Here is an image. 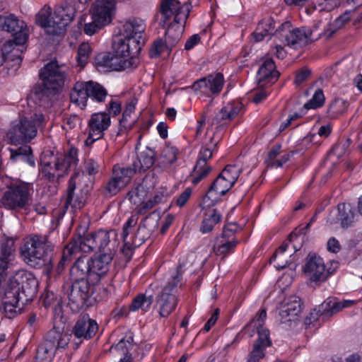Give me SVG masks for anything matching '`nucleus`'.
Listing matches in <instances>:
<instances>
[{"instance_id":"1","label":"nucleus","mask_w":362,"mask_h":362,"mask_svg":"<svg viewBox=\"0 0 362 362\" xmlns=\"http://www.w3.org/2000/svg\"><path fill=\"white\" fill-rule=\"evenodd\" d=\"M112 235L115 236L116 234L113 231L110 232L101 229L93 233H84L83 235H79L77 238H74L63 250L61 259L57 267V272H62L64 267L80 252L98 250L102 254L111 251L108 245Z\"/></svg>"},{"instance_id":"2","label":"nucleus","mask_w":362,"mask_h":362,"mask_svg":"<svg viewBox=\"0 0 362 362\" xmlns=\"http://www.w3.org/2000/svg\"><path fill=\"white\" fill-rule=\"evenodd\" d=\"M53 248L47 235H32L25 240L21 253L28 265L38 269L46 267L49 269L53 266Z\"/></svg>"},{"instance_id":"3","label":"nucleus","mask_w":362,"mask_h":362,"mask_svg":"<svg viewBox=\"0 0 362 362\" xmlns=\"http://www.w3.org/2000/svg\"><path fill=\"white\" fill-rule=\"evenodd\" d=\"M241 168L238 165H228L214 180L203 198L204 207H210L218 202L237 181Z\"/></svg>"},{"instance_id":"4","label":"nucleus","mask_w":362,"mask_h":362,"mask_svg":"<svg viewBox=\"0 0 362 362\" xmlns=\"http://www.w3.org/2000/svg\"><path fill=\"white\" fill-rule=\"evenodd\" d=\"M95 286H90L88 280L67 282L62 286V291L69 299V305L74 311L91 306L93 302L99 300L93 296Z\"/></svg>"},{"instance_id":"5","label":"nucleus","mask_w":362,"mask_h":362,"mask_svg":"<svg viewBox=\"0 0 362 362\" xmlns=\"http://www.w3.org/2000/svg\"><path fill=\"white\" fill-rule=\"evenodd\" d=\"M74 8L66 4L56 7L51 18L45 14L39 13L36 17V21L48 34L60 35L65 33L66 26L74 20Z\"/></svg>"},{"instance_id":"6","label":"nucleus","mask_w":362,"mask_h":362,"mask_svg":"<svg viewBox=\"0 0 362 362\" xmlns=\"http://www.w3.org/2000/svg\"><path fill=\"white\" fill-rule=\"evenodd\" d=\"M267 318L265 309H261L257 315L245 327L257 330L258 338L254 341L252 349L247 356V362H259L265 356V350L271 346L272 341L269 329L264 326Z\"/></svg>"},{"instance_id":"7","label":"nucleus","mask_w":362,"mask_h":362,"mask_svg":"<svg viewBox=\"0 0 362 362\" xmlns=\"http://www.w3.org/2000/svg\"><path fill=\"white\" fill-rule=\"evenodd\" d=\"M33 187L30 183L20 182L8 187L1 199L3 206L7 209H25L31 203Z\"/></svg>"},{"instance_id":"8","label":"nucleus","mask_w":362,"mask_h":362,"mask_svg":"<svg viewBox=\"0 0 362 362\" xmlns=\"http://www.w3.org/2000/svg\"><path fill=\"white\" fill-rule=\"evenodd\" d=\"M66 70L65 66L59 65L56 61L50 62L41 69L40 89L43 95H54L59 91L64 83Z\"/></svg>"},{"instance_id":"9","label":"nucleus","mask_w":362,"mask_h":362,"mask_svg":"<svg viewBox=\"0 0 362 362\" xmlns=\"http://www.w3.org/2000/svg\"><path fill=\"white\" fill-rule=\"evenodd\" d=\"M70 337L56 327L49 330L45 341L38 347L37 362H51L57 351H63L69 344Z\"/></svg>"},{"instance_id":"10","label":"nucleus","mask_w":362,"mask_h":362,"mask_svg":"<svg viewBox=\"0 0 362 362\" xmlns=\"http://www.w3.org/2000/svg\"><path fill=\"white\" fill-rule=\"evenodd\" d=\"M274 36L284 45L297 48L314 40L313 30L307 28H293L290 22L282 23Z\"/></svg>"},{"instance_id":"11","label":"nucleus","mask_w":362,"mask_h":362,"mask_svg":"<svg viewBox=\"0 0 362 362\" xmlns=\"http://www.w3.org/2000/svg\"><path fill=\"white\" fill-rule=\"evenodd\" d=\"M181 279V274L177 269L168 280L166 286L156 297V308L160 317H168L175 309L177 304V286Z\"/></svg>"},{"instance_id":"12","label":"nucleus","mask_w":362,"mask_h":362,"mask_svg":"<svg viewBox=\"0 0 362 362\" xmlns=\"http://www.w3.org/2000/svg\"><path fill=\"white\" fill-rule=\"evenodd\" d=\"M45 122V117L42 113H35L31 119L21 117L18 123L11 129L10 139L13 142H30L37 133V128Z\"/></svg>"},{"instance_id":"13","label":"nucleus","mask_w":362,"mask_h":362,"mask_svg":"<svg viewBox=\"0 0 362 362\" xmlns=\"http://www.w3.org/2000/svg\"><path fill=\"white\" fill-rule=\"evenodd\" d=\"M98 330L97 322L88 315L78 318L71 329V333L62 332L70 337L69 344L73 349H76L84 341L92 339Z\"/></svg>"},{"instance_id":"14","label":"nucleus","mask_w":362,"mask_h":362,"mask_svg":"<svg viewBox=\"0 0 362 362\" xmlns=\"http://www.w3.org/2000/svg\"><path fill=\"white\" fill-rule=\"evenodd\" d=\"M157 227V221L152 218L150 216H148L140 222L137 231L134 235L132 240L123 241L124 245L121 249V252L127 258V261L132 259L134 249L142 245L146 240L150 237L151 234L154 232Z\"/></svg>"},{"instance_id":"15","label":"nucleus","mask_w":362,"mask_h":362,"mask_svg":"<svg viewBox=\"0 0 362 362\" xmlns=\"http://www.w3.org/2000/svg\"><path fill=\"white\" fill-rule=\"evenodd\" d=\"M338 262H331V267L326 269L323 259L315 253H309L304 266V272L315 282L325 281L338 267Z\"/></svg>"},{"instance_id":"16","label":"nucleus","mask_w":362,"mask_h":362,"mask_svg":"<svg viewBox=\"0 0 362 362\" xmlns=\"http://www.w3.org/2000/svg\"><path fill=\"white\" fill-rule=\"evenodd\" d=\"M97 68L103 71H123L127 69H134L139 63L138 58L127 59L121 56L111 53H100L95 58Z\"/></svg>"},{"instance_id":"17","label":"nucleus","mask_w":362,"mask_h":362,"mask_svg":"<svg viewBox=\"0 0 362 362\" xmlns=\"http://www.w3.org/2000/svg\"><path fill=\"white\" fill-rule=\"evenodd\" d=\"M0 28L11 34L13 39L8 42L13 43L15 47L23 45L27 41L28 34L25 23L14 14L0 16Z\"/></svg>"},{"instance_id":"18","label":"nucleus","mask_w":362,"mask_h":362,"mask_svg":"<svg viewBox=\"0 0 362 362\" xmlns=\"http://www.w3.org/2000/svg\"><path fill=\"white\" fill-rule=\"evenodd\" d=\"M189 6L185 4L182 6L177 0L161 1L159 11L161 18L159 25L165 28L172 16H174L173 20H177V21H186L190 12Z\"/></svg>"},{"instance_id":"19","label":"nucleus","mask_w":362,"mask_h":362,"mask_svg":"<svg viewBox=\"0 0 362 362\" xmlns=\"http://www.w3.org/2000/svg\"><path fill=\"white\" fill-rule=\"evenodd\" d=\"M37 279L31 273L23 272L14 279L10 280L7 288H19L18 296L21 298V303L23 305L33 300L37 293Z\"/></svg>"},{"instance_id":"20","label":"nucleus","mask_w":362,"mask_h":362,"mask_svg":"<svg viewBox=\"0 0 362 362\" xmlns=\"http://www.w3.org/2000/svg\"><path fill=\"white\" fill-rule=\"evenodd\" d=\"M111 123L110 116L105 112L94 113L88 122L89 134L86 140V145L93 144L103 138Z\"/></svg>"},{"instance_id":"21","label":"nucleus","mask_w":362,"mask_h":362,"mask_svg":"<svg viewBox=\"0 0 362 362\" xmlns=\"http://www.w3.org/2000/svg\"><path fill=\"white\" fill-rule=\"evenodd\" d=\"M280 322L286 327H291L296 323L298 314L301 312L300 299L296 296H291L284 299L279 307Z\"/></svg>"},{"instance_id":"22","label":"nucleus","mask_w":362,"mask_h":362,"mask_svg":"<svg viewBox=\"0 0 362 362\" xmlns=\"http://www.w3.org/2000/svg\"><path fill=\"white\" fill-rule=\"evenodd\" d=\"M79 173H75L69 181L68 188L66 189V198L65 206H70L74 209H80L86 204L88 196V189H81L78 192H76L77 180L80 178Z\"/></svg>"},{"instance_id":"23","label":"nucleus","mask_w":362,"mask_h":362,"mask_svg":"<svg viewBox=\"0 0 362 362\" xmlns=\"http://www.w3.org/2000/svg\"><path fill=\"white\" fill-rule=\"evenodd\" d=\"M224 83L223 75L221 73L210 74L195 81L192 88L194 92H201L206 95L218 94Z\"/></svg>"},{"instance_id":"24","label":"nucleus","mask_w":362,"mask_h":362,"mask_svg":"<svg viewBox=\"0 0 362 362\" xmlns=\"http://www.w3.org/2000/svg\"><path fill=\"white\" fill-rule=\"evenodd\" d=\"M143 42L137 41L136 38L123 37L115 45V53L127 59L138 58Z\"/></svg>"},{"instance_id":"25","label":"nucleus","mask_w":362,"mask_h":362,"mask_svg":"<svg viewBox=\"0 0 362 362\" xmlns=\"http://www.w3.org/2000/svg\"><path fill=\"white\" fill-rule=\"evenodd\" d=\"M23 49L13 47V43L6 42L0 49V66L4 64L6 67L9 66L19 67L22 62Z\"/></svg>"},{"instance_id":"26","label":"nucleus","mask_w":362,"mask_h":362,"mask_svg":"<svg viewBox=\"0 0 362 362\" xmlns=\"http://www.w3.org/2000/svg\"><path fill=\"white\" fill-rule=\"evenodd\" d=\"M279 73L276 69L274 62L272 59H267L260 66L257 71V83L259 87L267 84H272L276 81Z\"/></svg>"},{"instance_id":"27","label":"nucleus","mask_w":362,"mask_h":362,"mask_svg":"<svg viewBox=\"0 0 362 362\" xmlns=\"http://www.w3.org/2000/svg\"><path fill=\"white\" fill-rule=\"evenodd\" d=\"M19 288L13 287L8 288L6 287L4 298L2 302V308L5 313L6 317L8 318H13L17 313V308L20 310L19 303L21 302V298L18 296Z\"/></svg>"},{"instance_id":"28","label":"nucleus","mask_w":362,"mask_h":362,"mask_svg":"<svg viewBox=\"0 0 362 362\" xmlns=\"http://www.w3.org/2000/svg\"><path fill=\"white\" fill-rule=\"evenodd\" d=\"M146 29L144 21L139 18H132L127 20L120 30V35L123 37L136 38L141 41V34Z\"/></svg>"},{"instance_id":"29","label":"nucleus","mask_w":362,"mask_h":362,"mask_svg":"<svg viewBox=\"0 0 362 362\" xmlns=\"http://www.w3.org/2000/svg\"><path fill=\"white\" fill-rule=\"evenodd\" d=\"M15 241L13 238H6L1 241L0 247V275L9 267L14 257Z\"/></svg>"},{"instance_id":"30","label":"nucleus","mask_w":362,"mask_h":362,"mask_svg":"<svg viewBox=\"0 0 362 362\" xmlns=\"http://www.w3.org/2000/svg\"><path fill=\"white\" fill-rule=\"evenodd\" d=\"M337 218H334L330 214L327 217V222L334 224L340 221L343 228H348L354 221L355 214L350 204H339L337 205Z\"/></svg>"},{"instance_id":"31","label":"nucleus","mask_w":362,"mask_h":362,"mask_svg":"<svg viewBox=\"0 0 362 362\" xmlns=\"http://www.w3.org/2000/svg\"><path fill=\"white\" fill-rule=\"evenodd\" d=\"M113 256L114 253L110 251L90 259L91 274L100 276L105 274L109 269V265L112 260Z\"/></svg>"},{"instance_id":"32","label":"nucleus","mask_w":362,"mask_h":362,"mask_svg":"<svg viewBox=\"0 0 362 362\" xmlns=\"http://www.w3.org/2000/svg\"><path fill=\"white\" fill-rule=\"evenodd\" d=\"M71 276L74 280H87L86 277L91 275L90 259L86 256L78 257L70 270Z\"/></svg>"},{"instance_id":"33","label":"nucleus","mask_w":362,"mask_h":362,"mask_svg":"<svg viewBox=\"0 0 362 362\" xmlns=\"http://www.w3.org/2000/svg\"><path fill=\"white\" fill-rule=\"evenodd\" d=\"M185 23L186 21L173 20L168 25L165 35V45L168 47H173L178 43L182 35Z\"/></svg>"},{"instance_id":"34","label":"nucleus","mask_w":362,"mask_h":362,"mask_svg":"<svg viewBox=\"0 0 362 362\" xmlns=\"http://www.w3.org/2000/svg\"><path fill=\"white\" fill-rule=\"evenodd\" d=\"M77 153V149L71 148L67 153L54 158L55 170H59L60 173H63L64 176L69 168L76 165L78 162Z\"/></svg>"},{"instance_id":"35","label":"nucleus","mask_w":362,"mask_h":362,"mask_svg":"<svg viewBox=\"0 0 362 362\" xmlns=\"http://www.w3.org/2000/svg\"><path fill=\"white\" fill-rule=\"evenodd\" d=\"M88 81H78L74 84L70 93L71 103L77 105L81 109L86 107L87 105L88 99Z\"/></svg>"},{"instance_id":"36","label":"nucleus","mask_w":362,"mask_h":362,"mask_svg":"<svg viewBox=\"0 0 362 362\" xmlns=\"http://www.w3.org/2000/svg\"><path fill=\"white\" fill-rule=\"evenodd\" d=\"M10 158L13 161H21L34 167L35 162L33 155V151L30 146H22L16 149L10 148Z\"/></svg>"},{"instance_id":"37","label":"nucleus","mask_w":362,"mask_h":362,"mask_svg":"<svg viewBox=\"0 0 362 362\" xmlns=\"http://www.w3.org/2000/svg\"><path fill=\"white\" fill-rule=\"evenodd\" d=\"M337 300L334 298H328L321 305H319L318 308H315L313 312L310 313V320H317L318 315H323L325 317H329L332 315L337 313L338 310L337 309Z\"/></svg>"},{"instance_id":"38","label":"nucleus","mask_w":362,"mask_h":362,"mask_svg":"<svg viewBox=\"0 0 362 362\" xmlns=\"http://www.w3.org/2000/svg\"><path fill=\"white\" fill-rule=\"evenodd\" d=\"M136 172L137 168H134L133 165L120 166L115 165L112 168V175L124 186L129 183L132 177Z\"/></svg>"},{"instance_id":"39","label":"nucleus","mask_w":362,"mask_h":362,"mask_svg":"<svg viewBox=\"0 0 362 362\" xmlns=\"http://www.w3.org/2000/svg\"><path fill=\"white\" fill-rule=\"evenodd\" d=\"M155 156V152L148 148L147 151L140 153L137 161L134 162L132 165L134 168H137V172L145 171L154 164Z\"/></svg>"},{"instance_id":"40","label":"nucleus","mask_w":362,"mask_h":362,"mask_svg":"<svg viewBox=\"0 0 362 362\" xmlns=\"http://www.w3.org/2000/svg\"><path fill=\"white\" fill-rule=\"evenodd\" d=\"M88 87V98L97 103H102L105 100L107 93L103 86L97 82L89 81Z\"/></svg>"},{"instance_id":"41","label":"nucleus","mask_w":362,"mask_h":362,"mask_svg":"<svg viewBox=\"0 0 362 362\" xmlns=\"http://www.w3.org/2000/svg\"><path fill=\"white\" fill-rule=\"evenodd\" d=\"M153 301V298L152 295L146 296V293H140L133 299L129 309L132 311H136L139 309L147 311L149 310Z\"/></svg>"},{"instance_id":"42","label":"nucleus","mask_w":362,"mask_h":362,"mask_svg":"<svg viewBox=\"0 0 362 362\" xmlns=\"http://www.w3.org/2000/svg\"><path fill=\"white\" fill-rule=\"evenodd\" d=\"M349 103L341 98H337L329 105L327 109L328 116L331 119H335L347 111Z\"/></svg>"},{"instance_id":"43","label":"nucleus","mask_w":362,"mask_h":362,"mask_svg":"<svg viewBox=\"0 0 362 362\" xmlns=\"http://www.w3.org/2000/svg\"><path fill=\"white\" fill-rule=\"evenodd\" d=\"M217 144L218 141H214V137H211L210 141L201 148L197 163H199V165H208L207 161L211 158L213 153L217 148Z\"/></svg>"},{"instance_id":"44","label":"nucleus","mask_w":362,"mask_h":362,"mask_svg":"<svg viewBox=\"0 0 362 362\" xmlns=\"http://www.w3.org/2000/svg\"><path fill=\"white\" fill-rule=\"evenodd\" d=\"M178 149L170 144L165 145L163 148L160 156V163L163 166H168L174 163L177 160Z\"/></svg>"},{"instance_id":"45","label":"nucleus","mask_w":362,"mask_h":362,"mask_svg":"<svg viewBox=\"0 0 362 362\" xmlns=\"http://www.w3.org/2000/svg\"><path fill=\"white\" fill-rule=\"evenodd\" d=\"M218 246H214V251L216 255H223L224 256L232 252L236 247L238 241L235 238L231 240L221 239Z\"/></svg>"},{"instance_id":"46","label":"nucleus","mask_w":362,"mask_h":362,"mask_svg":"<svg viewBox=\"0 0 362 362\" xmlns=\"http://www.w3.org/2000/svg\"><path fill=\"white\" fill-rule=\"evenodd\" d=\"M221 219V215L216 209H213L212 213L208 215L202 223L200 230L203 233H206L212 230L214 226Z\"/></svg>"},{"instance_id":"47","label":"nucleus","mask_w":362,"mask_h":362,"mask_svg":"<svg viewBox=\"0 0 362 362\" xmlns=\"http://www.w3.org/2000/svg\"><path fill=\"white\" fill-rule=\"evenodd\" d=\"M42 165L41 173L42 177L47 179L49 181L54 182L56 178L59 179L63 177V173H60L59 170H55L54 161L53 162V165H52V162L43 160Z\"/></svg>"},{"instance_id":"48","label":"nucleus","mask_w":362,"mask_h":362,"mask_svg":"<svg viewBox=\"0 0 362 362\" xmlns=\"http://www.w3.org/2000/svg\"><path fill=\"white\" fill-rule=\"evenodd\" d=\"M125 186L113 175L103 186V194L105 197H111L117 194Z\"/></svg>"},{"instance_id":"49","label":"nucleus","mask_w":362,"mask_h":362,"mask_svg":"<svg viewBox=\"0 0 362 362\" xmlns=\"http://www.w3.org/2000/svg\"><path fill=\"white\" fill-rule=\"evenodd\" d=\"M211 171V167L209 165H199L197 163L193 169V178L192 183L194 185L198 184L201 180L208 176Z\"/></svg>"},{"instance_id":"50","label":"nucleus","mask_w":362,"mask_h":362,"mask_svg":"<svg viewBox=\"0 0 362 362\" xmlns=\"http://www.w3.org/2000/svg\"><path fill=\"white\" fill-rule=\"evenodd\" d=\"M91 52V47L87 42H83L80 45L78 49L77 62L78 65L83 68L88 59L89 55Z\"/></svg>"},{"instance_id":"51","label":"nucleus","mask_w":362,"mask_h":362,"mask_svg":"<svg viewBox=\"0 0 362 362\" xmlns=\"http://www.w3.org/2000/svg\"><path fill=\"white\" fill-rule=\"evenodd\" d=\"M134 346V337L132 334H127L115 346V350L121 351L125 356L126 354H130L129 351Z\"/></svg>"},{"instance_id":"52","label":"nucleus","mask_w":362,"mask_h":362,"mask_svg":"<svg viewBox=\"0 0 362 362\" xmlns=\"http://www.w3.org/2000/svg\"><path fill=\"white\" fill-rule=\"evenodd\" d=\"M127 195L129 199L134 204H142L143 200L146 195V192L145 191L144 187L141 185H139L134 189H132Z\"/></svg>"},{"instance_id":"53","label":"nucleus","mask_w":362,"mask_h":362,"mask_svg":"<svg viewBox=\"0 0 362 362\" xmlns=\"http://www.w3.org/2000/svg\"><path fill=\"white\" fill-rule=\"evenodd\" d=\"M138 221V218L135 215L131 216L128 220L124 223L122 227V238L123 241H126L127 240H132L134 236L129 237V234L132 233L134 230V227L136 226Z\"/></svg>"},{"instance_id":"54","label":"nucleus","mask_w":362,"mask_h":362,"mask_svg":"<svg viewBox=\"0 0 362 362\" xmlns=\"http://www.w3.org/2000/svg\"><path fill=\"white\" fill-rule=\"evenodd\" d=\"M325 103V96L321 89H317L312 98L304 105V107L307 110L316 109L321 107Z\"/></svg>"},{"instance_id":"55","label":"nucleus","mask_w":362,"mask_h":362,"mask_svg":"<svg viewBox=\"0 0 362 362\" xmlns=\"http://www.w3.org/2000/svg\"><path fill=\"white\" fill-rule=\"evenodd\" d=\"M114 16L115 15L111 14L110 11L106 12L101 11V12H100V10L93 8L92 17H94L96 21L100 25L105 26L110 24Z\"/></svg>"},{"instance_id":"56","label":"nucleus","mask_w":362,"mask_h":362,"mask_svg":"<svg viewBox=\"0 0 362 362\" xmlns=\"http://www.w3.org/2000/svg\"><path fill=\"white\" fill-rule=\"evenodd\" d=\"M116 1L115 0H96L94 4L93 8L98 10L106 12L111 11V14L115 15L116 11Z\"/></svg>"},{"instance_id":"57","label":"nucleus","mask_w":362,"mask_h":362,"mask_svg":"<svg viewBox=\"0 0 362 362\" xmlns=\"http://www.w3.org/2000/svg\"><path fill=\"white\" fill-rule=\"evenodd\" d=\"M163 199L161 194H155L153 199H150L146 202H143L138 209V214H145L149 209L153 208L156 204L160 203Z\"/></svg>"},{"instance_id":"58","label":"nucleus","mask_w":362,"mask_h":362,"mask_svg":"<svg viewBox=\"0 0 362 362\" xmlns=\"http://www.w3.org/2000/svg\"><path fill=\"white\" fill-rule=\"evenodd\" d=\"M92 21L86 23L84 25L83 31L88 35H93L105 25L99 24L94 17H92Z\"/></svg>"},{"instance_id":"59","label":"nucleus","mask_w":362,"mask_h":362,"mask_svg":"<svg viewBox=\"0 0 362 362\" xmlns=\"http://www.w3.org/2000/svg\"><path fill=\"white\" fill-rule=\"evenodd\" d=\"M100 165L97 160L93 158H88L85 161L84 170L89 175H95L99 171Z\"/></svg>"},{"instance_id":"60","label":"nucleus","mask_w":362,"mask_h":362,"mask_svg":"<svg viewBox=\"0 0 362 362\" xmlns=\"http://www.w3.org/2000/svg\"><path fill=\"white\" fill-rule=\"evenodd\" d=\"M311 70L307 68H302L296 71L295 83L297 86L301 85L305 81H307L310 78Z\"/></svg>"},{"instance_id":"61","label":"nucleus","mask_w":362,"mask_h":362,"mask_svg":"<svg viewBox=\"0 0 362 362\" xmlns=\"http://www.w3.org/2000/svg\"><path fill=\"white\" fill-rule=\"evenodd\" d=\"M170 49L165 45V42L163 43L161 39H158L154 41L152 47L150 50V57H156L164 51V49Z\"/></svg>"},{"instance_id":"62","label":"nucleus","mask_w":362,"mask_h":362,"mask_svg":"<svg viewBox=\"0 0 362 362\" xmlns=\"http://www.w3.org/2000/svg\"><path fill=\"white\" fill-rule=\"evenodd\" d=\"M136 104V99H133L129 103H127V105H126V107L123 112L122 117L119 120L120 124H122L125 127V124L124 123L127 120V117H129L132 112H134V111L135 110Z\"/></svg>"},{"instance_id":"63","label":"nucleus","mask_w":362,"mask_h":362,"mask_svg":"<svg viewBox=\"0 0 362 362\" xmlns=\"http://www.w3.org/2000/svg\"><path fill=\"white\" fill-rule=\"evenodd\" d=\"M238 226L235 224L229 223L226 226L224 227L221 239L226 240H231V238H235L234 235L237 232Z\"/></svg>"},{"instance_id":"64","label":"nucleus","mask_w":362,"mask_h":362,"mask_svg":"<svg viewBox=\"0 0 362 362\" xmlns=\"http://www.w3.org/2000/svg\"><path fill=\"white\" fill-rule=\"evenodd\" d=\"M191 194L192 189L190 188L185 189L176 199V204L180 207L183 206L189 199Z\"/></svg>"}]
</instances>
